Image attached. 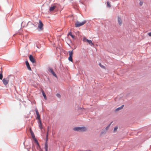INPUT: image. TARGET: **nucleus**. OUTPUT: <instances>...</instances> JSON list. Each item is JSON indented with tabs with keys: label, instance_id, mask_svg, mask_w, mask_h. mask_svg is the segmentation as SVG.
<instances>
[{
	"label": "nucleus",
	"instance_id": "1",
	"mask_svg": "<svg viewBox=\"0 0 151 151\" xmlns=\"http://www.w3.org/2000/svg\"><path fill=\"white\" fill-rule=\"evenodd\" d=\"M86 22V20H84L82 22H80L78 21H76L75 23V27H80L83 25L85 24Z\"/></svg>",
	"mask_w": 151,
	"mask_h": 151
},
{
	"label": "nucleus",
	"instance_id": "2",
	"mask_svg": "<svg viewBox=\"0 0 151 151\" xmlns=\"http://www.w3.org/2000/svg\"><path fill=\"white\" fill-rule=\"evenodd\" d=\"M44 25L42 21L40 20H39V23L38 24L37 28L39 29V31H42L43 29Z\"/></svg>",
	"mask_w": 151,
	"mask_h": 151
},
{
	"label": "nucleus",
	"instance_id": "3",
	"mask_svg": "<svg viewBox=\"0 0 151 151\" xmlns=\"http://www.w3.org/2000/svg\"><path fill=\"white\" fill-rule=\"evenodd\" d=\"M30 132L31 133V134L32 136V138L33 139V140L35 141V142H38L37 140L35 138L34 134L33 133V132L32 131L31 128H30L29 129Z\"/></svg>",
	"mask_w": 151,
	"mask_h": 151
},
{
	"label": "nucleus",
	"instance_id": "4",
	"mask_svg": "<svg viewBox=\"0 0 151 151\" xmlns=\"http://www.w3.org/2000/svg\"><path fill=\"white\" fill-rule=\"evenodd\" d=\"M69 53V56L68 58V60L71 62L73 61V50H72L71 51H69L68 52Z\"/></svg>",
	"mask_w": 151,
	"mask_h": 151
},
{
	"label": "nucleus",
	"instance_id": "5",
	"mask_svg": "<svg viewBox=\"0 0 151 151\" xmlns=\"http://www.w3.org/2000/svg\"><path fill=\"white\" fill-rule=\"evenodd\" d=\"M83 41L84 42H87L91 46H92V45H93L92 41L91 40L87 39L86 37H83Z\"/></svg>",
	"mask_w": 151,
	"mask_h": 151
},
{
	"label": "nucleus",
	"instance_id": "6",
	"mask_svg": "<svg viewBox=\"0 0 151 151\" xmlns=\"http://www.w3.org/2000/svg\"><path fill=\"white\" fill-rule=\"evenodd\" d=\"M35 111L36 112V113L37 115V117L36 118V119L38 120V121L41 120H40V115L38 110L37 108H36L35 109Z\"/></svg>",
	"mask_w": 151,
	"mask_h": 151
},
{
	"label": "nucleus",
	"instance_id": "7",
	"mask_svg": "<svg viewBox=\"0 0 151 151\" xmlns=\"http://www.w3.org/2000/svg\"><path fill=\"white\" fill-rule=\"evenodd\" d=\"M3 82L5 85H6L9 83V78H4L2 80Z\"/></svg>",
	"mask_w": 151,
	"mask_h": 151
},
{
	"label": "nucleus",
	"instance_id": "8",
	"mask_svg": "<svg viewBox=\"0 0 151 151\" xmlns=\"http://www.w3.org/2000/svg\"><path fill=\"white\" fill-rule=\"evenodd\" d=\"M49 72L51 73L56 78H57V76L56 74L55 73L52 69L51 68H49L48 70Z\"/></svg>",
	"mask_w": 151,
	"mask_h": 151
},
{
	"label": "nucleus",
	"instance_id": "9",
	"mask_svg": "<svg viewBox=\"0 0 151 151\" xmlns=\"http://www.w3.org/2000/svg\"><path fill=\"white\" fill-rule=\"evenodd\" d=\"M29 59L32 63H34L35 62V60L32 55H30L29 56Z\"/></svg>",
	"mask_w": 151,
	"mask_h": 151
},
{
	"label": "nucleus",
	"instance_id": "10",
	"mask_svg": "<svg viewBox=\"0 0 151 151\" xmlns=\"http://www.w3.org/2000/svg\"><path fill=\"white\" fill-rule=\"evenodd\" d=\"M118 22L119 25L121 26L122 24V22L121 17L119 16L118 17Z\"/></svg>",
	"mask_w": 151,
	"mask_h": 151
},
{
	"label": "nucleus",
	"instance_id": "11",
	"mask_svg": "<svg viewBox=\"0 0 151 151\" xmlns=\"http://www.w3.org/2000/svg\"><path fill=\"white\" fill-rule=\"evenodd\" d=\"M80 132L86 131L87 130V128L85 127H80Z\"/></svg>",
	"mask_w": 151,
	"mask_h": 151
},
{
	"label": "nucleus",
	"instance_id": "12",
	"mask_svg": "<svg viewBox=\"0 0 151 151\" xmlns=\"http://www.w3.org/2000/svg\"><path fill=\"white\" fill-rule=\"evenodd\" d=\"M56 7V6H51L49 9V11L52 12L54 10L55 8Z\"/></svg>",
	"mask_w": 151,
	"mask_h": 151
},
{
	"label": "nucleus",
	"instance_id": "13",
	"mask_svg": "<svg viewBox=\"0 0 151 151\" xmlns=\"http://www.w3.org/2000/svg\"><path fill=\"white\" fill-rule=\"evenodd\" d=\"M38 123H39V126L41 130H42V126L41 121H39Z\"/></svg>",
	"mask_w": 151,
	"mask_h": 151
},
{
	"label": "nucleus",
	"instance_id": "14",
	"mask_svg": "<svg viewBox=\"0 0 151 151\" xmlns=\"http://www.w3.org/2000/svg\"><path fill=\"white\" fill-rule=\"evenodd\" d=\"M25 63H26V65H27L28 69H29V70H31V68L29 66V65L28 62L27 61H26V62Z\"/></svg>",
	"mask_w": 151,
	"mask_h": 151
},
{
	"label": "nucleus",
	"instance_id": "15",
	"mask_svg": "<svg viewBox=\"0 0 151 151\" xmlns=\"http://www.w3.org/2000/svg\"><path fill=\"white\" fill-rule=\"evenodd\" d=\"M49 127H47V131L46 134V141H48V131H49Z\"/></svg>",
	"mask_w": 151,
	"mask_h": 151
},
{
	"label": "nucleus",
	"instance_id": "16",
	"mask_svg": "<svg viewBox=\"0 0 151 151\" xmlns=\"http://www.w3.org/2000/svg\"><path fill=\"white\" fill-rule=\"evenodd\" d=\"M42 95H43V97H44V99L45 100H46L47 99V97H46V95L44 92V91L43 90H42Z\"/></svg>",
	"mask_w": 151,
	"mask_h": 151
},
{
	"label": "nucleus",
	"instance_id": "17",
	"mask_svg": "<svg viewBox=\"0 0 151 151\" xmlns=\"http://www.w3.org/2000/svg\"><path fill=\"white\" fill-rule=\"evenodd\" d=\"M80 127H76L73 128V129L74 131L80 132Z\"/></svg>",
	"mask_w": 151,
	"mask_h": 151
},
{
	"label": "nucleus",
	"instance_id": "18",
	"mask_svg": "<svg viewBox=\"0 0 151 151\" xmlns=\"http://www.w3.org/2000/svg\"><path fill=\"white\" fill-rule=\"evenodd\" d=\"M124 106V105H122L121 107H119L117 108L116 109V111H119L120 109H122L123 108V107Z\"/></svg>",
	"mask_w": 151,
	"mask_h": 151
},
{
	"label": "nucleus",
	"instance_id": "19",
	"mask_svg": "<svg viewBox=\"0 0 151 151\" xmlns=\"http://www.w3.org/2000/svg\"><path fill=\"white\" fill-rule=\"evenodd\" d=\"M45 151H47L48 145L47 142H46L45 145Z\"/></svg>",
	"mask_w": 151,
	"mask_h": 151
},
{
	"label": "nucleus",
	"instance_id": "20",
	"mask_svg": "<svg viewBox=\"0 0 151 151\" xmlns=\"http://www.w3.org/2000/svg\"><path fill=\"white\" fill-rule=\"evenodd\" d=\"M2 71L1 70V73L0 74V79L1 80L3 78V75L2 74Z\"/></svg>",
	"mask_w": 151,
	"mask_h": 151
},
{
	"label": "nucleus",
	"instance_id": "21",
	"mask_svg": "<svg viewBox=\"0 0 151 151\" xmlns=\"http://www.w3.org/2000/svg\"><path fill=\"white\" fill-rule=\"evenodd\" d=\"M69 35H70L71 37H72L73 38H74V36L72 34V32H70L69 33Z\"/></svg>",
	"mask_w": 151,
	"mask_h": 151
},
{
	"label": "nucleus",
	"instance_id": "22",
	"mask_svg": "<svg viewBox=\"0 0 151 151\" xmlns=\"http://www.w3.org/2000/svg\"><path fill=\"white\" fill-rule=\"evenodd\" d=\"M118 128L117 127H115L114 129V132H116Z\"/></svg>",
	"mask_w": 151,
	"mask_h": 151
},
{
	"label": "nucleus",
	"instance_id": "23",
	"mask_svg": "<svg viewBox=\"0 0 151 151\" xmlns=\"http://www.w3.org/2000/svg\"><path fill=\"white\" fill-rule=\"evenodd\" d=\"M110 125L111 124H109L106 128L105 129L106 131H107V130L108 129Z\"/></svg>",
	"mask_w": 151,
	"mask_h": 151
},
{
	"label": "nucleus",
	"instance_id": "24",
	"mask_svg": "<svg viewBox=\"0 0 151 151\" xmlns=\"http://www.w3.org/2000/svg\"><path fill=\"white\" fill-rule=\"evenodd\" d=\"M107 6L109 7H111L110 4L109 2H107Z\"/></svg>",
	"mask_w": 151,
	"mask_h": 151
},
{
	"label": "nucleus",
	"instance_id": "25",
	"mask_svg": "<svg viewBox=\"0 0 151 151\" xmlns=\"http://www.w3.org/2000/svg\"><path fill=\"white\" fill-rule=\"evenodd\" d=\"M27 24H28V25H34V24L33 23H32V22H28Z\"/></svg>",
	"mask_w": 151,
	"mask_h": 151
},
{
	"label": "nucleus",
	"instance_id": "26",
	"mask_svg": "<svg viewBox=\"0 0 151 151\" xmlns=\"http://www.w3.org/2000/svg\"><path fill=\"white\" fill-rule=\"evenodd\" d=\"M99 65L101 67V68H105V67L104 66H103V65H102L101 64V63H99Z\"/></svg>",
	"mask_w": 151,
	"mask_h": 151
},
{
	"label": "nucleus",
	"instance_id": "27",
	"mask_svg": "<svg viewBox=\"0 0 151 151\" xmlns=\"http://www.w3.org/2000/svg\"><path fill=\"white\" fill-rule=\"evenodd\" d=\"M56 96L58 97V98H60V95L59 94V93H57L56 94Z\"/></svg>",
	"mask_w": 151,
	"mask_h": 151
},
{
	"label": "nucleus",
	"instance_id": "28",
	"mask_svg": "<svg viewBox=\"0 0 151 151\" xmlns=\"http://www.w3.org/2000/svg\"><path fill=\"white\" fill-rule=\"evenodd\" d=\"M148 35L150 37H151V32H149L148 33Z\"/></svg>",
	"mask_w": 151,
	"mask_h": 151
},
{
	"label": "nucleus",
	"instance_id": "29",
	"mask_svg": "<svg viewBox=\"0 0 151 151\" xmlns=\"http://www.w3.org/2000/svg\"><path fill=\"white\" fill-rule=\"evenodd\" d=\"M143 4V2L142 1H140V3H139V4L140 6H142V5Z\"/></svg>",
	"mask_w": 151,
	"mask_h": 151
},
{
	"label": "nucleus",
	"instance_id": "30",
	"mask_svg": "<svg viewBox=\"0 0 151 151\" xmlns=\"http://www.w3.org/2000/svg\"><path fill=\"white\" fill-rule=\"evenodd\" d=\"M36 144H37V145L39 146V143H38V142H36Z\"/></svg>",
	"mask_w": 151,
	"mask_h": 151
},
{
	"label": "nucleus",
	"instance_id": "31",
	"mask_svg": "<svg viewBox=\"0 0 151 151\" xmlns=\"http://www.w3.org/2000/svg\"><path fill=\"white\" fill-rule=\"evenodd\" d=\"M84 151H91L90 150H85Z\"/></svg>",
	"mask_w": 151,
	"mask_h": 151
}]
</instances>
